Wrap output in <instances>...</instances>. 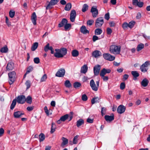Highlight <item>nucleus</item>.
Returning a JSON list of instances; mask_svg holds the SVG:
<instances>
[{"label": "nucleus", "instance_id": "1", "mask_svg": "<svg viewBox=\"0 0 150 150\" xmlns=\"http://www.w3.org/2000/svg\"><path fill=\"white\" fill-rule=\"evenodd\" d=\"M55 51L56 52L54 54V56L57 58H61L66 54L67 50L66 48H62L55 49Z\"/></svg>", "mask_w": 150, "mask_h": 150}, {"label": "nucleus", "instance_id": "2", "mask_svg": "<svg viewBox=\"0 0 150 150\" xmlns=\"http://www.w3.org/2000/svg\"><path fill=\"white\" fill-rule=\"evenodd\" d=\"M121 50V47L115 45H112L110 46L109 51L110 52L114 54H120Z\"/></svg>", "mask_w": 150, "mask_h": 150}, {"label": "nucleus", "instance_id": "3", "mask_svg": "<svg viewBox=\"0 0 150 150\" xmlns=\"http://www.w3.org/2000/svg\"><path fill=\"white\" fill-rule=\"evenodd\" d=\"M104 23V20L102 17H100L98 18L96 21V28L101 27L103 24Z\"/></svg>", "mask_w": 150, "mask_h": 150}, {"label": "nucleus", "instance_id": "4", "mask_svg": "<svg viewBox=\"0 0 150 150\" xmlns=\"http://www.w3.org/2000/svg\"><path fill=\"white\" fill-rule=\"evenodd\" d=\"M16 75V72L14 71L11 72L8 74L9 78V83L10 84H12L14 82Z\"/></svg>", "mask_w": 150, "mask_h": 150}, {"label": "nucleus", "instance_id": "5", "mask_svg": "<svg viewBox=\"0 0 150 150\" xmlns=\"http://www.w3.org/2000/svg\"><path fill=\"white\" fill-rule=\"evenodd\" d=\"M103 56L105 59L110 61H112L115 59V57L108 53L104 54Z\"/></svg>", "mask_w": 150, "mask_h": 150}, {"label": "nucleus", "instance_id": "6", "mask_svg": "<svg viewBox=\"0 0 150 150\" xmlns=\"http://www.w3.org/2000/svg\"><path fill=\"white\" fill-rule=\"evenodd\" d=\"M59 0H51L46 7L47 10L52 8V6L56 4Z\"/></svg>", "mask_w": 150, "mask_h": 150}, {"label": "nucleus", "instance_id": "7", "mask_svg": "<svg viewBox=\"0 0 150 150\" xmlns=\"http://www.w3.org/2000/svg\"><path fill=\"white\" fill-rule=\"evenodd\" d=\"M91 12L93 18L96 17L98 14V11L96 6H93L91 9Z\"/></svg>", "mask_w": 150, "mask_h": 150}, {"label": "nucleus", "instance_id": "8", "mask_svg": "<svg viewBox=\"0 0 150 150\" xmlns=\"http://www.w3.org/2000/svg\"><path fill=\"white\" fill-rule=\"evenodd\" d=\"M16 101L19 103L23 104L26 101V98L24 96L20 95L17 97Z\"/></svg>", "mask_w": 150, "mask_h": 150}, {"label": "nucleus", "instance_id": "9", "mask_svg": "<svg viewBox=\"0 0 150 150\" xmlns=\"http://www.w3.org/2000/svg\"><path fill=\"white\" fill-rule=\"evenodd\" d=\"M65 73V69H61L58 70L55 75L57 77H62L64 76Z\"/></svg>", "mask_w": 150, "mask_h": 150}, {"label": "nucleus", "instance_id": "10", "mask_svg": "<svg viewBox=\"0 0 150 150\" xmlns=\"http://www.w3.org/2000/svg\"><path fill=\"white\" fill-rule=\"evenodd\" d=\"M102 56V53L99 51L95 50L93 51L92 53V57L95 58H98Z\"/></svg>", "mask_w": 150, "mask_h": 150}, {"label": "nucleus", "instance_id": "11", "mask_svg": "<svg viewBox=\"0 0 150 150\" xmlns=\"http://www.w3.org/2000/svg\"><path fill=\"white\" fill-rule=\"evenodd\" d=\"M125 107L122 105H120L118 107L117 111L118 113L121 114L125 112Z\"/></svg>", "mask_w": 150, "mask_h": 150}, {"label": "nucleus", "instance_id": "12", "mask_svg": "<svg viewBox=\"0 0 150 150\" xmlns=\"http://www.w3.org/2000/svg\"><path fill=\"white\" fill-rule=\"evenodd\" d=\"M90 86L91 88L92 89L95 91H97L98 90V87L94 81L92 79L90 82Z\"/></svg>", "mask_w": 150, "mask_h": 150}, {"label": "nucleus", "instance_id": "13", "mask_svg": "<svg viewBox=\"0 0 150 150\" xmlns=\"http://www.w3.org/2000/svg\"><path fill=\"white\" fill-rule=\"evenodd\" d=\"M76 13L74 10H71L70 15V20L72 22H74L76 17Z\"/></svg>", "mask_w": 150, "mask_h": 150}, {"label": "nucleus", "instance_id": "14", "mask_svg": "<svg viewBox=\"0 0 150 150\" xmlns=\"http://www.w3.org/2000/svg\"><path fill=\"white\" fill-rule=\"evenodd\" d=\"M14 68V64L12 62H8L6 67V71H10L12 70Z\"/></svg>", "mask_w": 150, "mask_h": 150}, {"label": "nucleus", "instance_id": "15", "mask_svg": "<svg viewBox=\"0 0 150 150\" xmlns=\"http://www.w3.org/2000/svg\"><path fill=\"white\" fill-rule=\"evenodd\" d=\"M100 69V66L99 65H97L94 67V73L95 75L97 76L98 75Z\"/></svg>", "mask_w": 150, "mask_h": 150}, {"label": "nucleus", "instance_id": "16", "mask_svg": "<svg viewBox=\"0 0 150 150\" xmlns=\"http://www.w3.org/2000/svg\"><path fill=\"white\" fill-rule=\"evenodd\" d=\"M72 116H69L68 114H66L62 116L60 118V120L61 121L64 122L67 119H69V121H70L72 119Z\"/></svg>", "mask_w": 150, "mask_h": 150}, {"label": "nucleus", "instance_id": "17", "mask_svg": "<svg viewBox=\"0 0 150 150\" xmlns=\"http://www.w3.org/2000/svg\"><path fill=\"white\" fill-rule=\"evenodd\" d=\"M111 70L109 69H106L105 68L101 70L100 73V76L105 75L106 74H109L110 73Z\"/></svg>", "mask_w": 150, "mask_h": 150}, {"label": "nucleus", "instance_id": "18", "mask_svg": "<svg viewBox=\"0 0 150 150\" xmlns=\"http://www.w3.org/2000/svg\"><path fill=\"white\" fill-rule=\"evenodd\" d=\"M31 19L33 25H36V24L37 16L35 12H33L32 15Z\"/></svg>", "mask_w": 150, "mask_h": 150}, {"label": "nucleus", "instance_id": "19", "mask_svg": "<svg viewBox=\"0 0 150 150\" xmlns=\"http://www.w3.org/2000/svg\"><path fill=\"white\" fill-rule=\"evenodd\" d=\"M88 70V67L87 65H84L81 68V73L85 74L86 73Z\"/></svg>", "mask_w": 150, "mask_h": 150}, {"label": "nucleus", "instance_id": "20", "mask_svg": "<svg viewBox=\"0 0 150 150\" xmlns=\"http://www.w3.org/2000/svg\"><path fill=\"white\" fill-rule=\"evenodd\" d=\"M81 32L84 34L89 33V31L87 30L86 26L84 25L82 26L80 28Z\"/></svg>", "mask_w": 150, "mask_h": 150}, {"label": "nucleus", "instance_id": "21", "mask_svg": "<svg viewBox=\"0 0 150 150\" xmlns=\"http://www.w3.org/2000/svg\"><path fill=\"white\" fill-rule=\"evenodd\" d=\"M105 118L107 121L110 122L114 120V116L113 115L110 116L105 115Z\"/></svg>", "mask_w": 150, "mask_h": 150}, {"label": "nucleus", "instance_id": "22", "mask_svg": "<svg viewBox=\"0 0 150 150\" xmlns=\"http://www.w3.org/2000/svg\"><path fill=\"white\" fill-rule=\"evenodd\" d=\"M24 114L20 111L15 112L13 114L14 117L15 118H19L21 117L22 115Z\"/></svg>", "mask_w": 150, "mask_h": 150}, {"label": "nucleus", "instance_id": "23", "mask_svg": "<svg viewBox=\"0 0 150 150\" xmlns=\"http://www.w3.org/2000/svg\"><path fill=\"white\" fill-rule=\"evenodd\" d=\"M67 23V19L65 18H63L62 19L61 22L59 24L58 27L61 28L62 27L64 26Z\"/></svg>", "mask_w": 150, "mask_h": 150}, {"label": "nucleus", "instance_id": "24", "mask_svg": "<svg viewBox=\"0 0 150 150\" xmlns=\"http://www.w3.org/2000/svg\"><path fill=\"white\" fill-rule=\"evenodd\" d=\"M149 81L146 78L144 79L142 81L141 84L143 87L146 86L148 84Z\"/></svg>", "mask_w": 150, "mask_h": 150}, {"label": "nucleus", "instance_id": "25", "mask_svg": "<svg viewBox=\"0 0 150 150\" xmlns=\"http://www.w3.org/2000/svg\"><path fill=\"white\" fill-rule=\"evenodd\" d=\"M100 99V97H94L91 100V103L93 104L95 103L99 102Z\"/></svg>", "mask_w": 150, "mask_h": 150}, {"label": "nucleus", "instance_id": "26", "mask_svg": "<svg viewBox=\"0 0 150 150\" xmlns=\"http://www.w3.org/2000/svg\"><path fill=\"white\" fill-rule=\"evenodd\" d=\"M84 120L81 119H79L76 122V125L78 127H79L84 124Z\"/></svg>", "mask_w": 150, "mask_h": 150}, {"label": "nucleus", "instance_id": "27", "mask_svg": "<svg viewBox=\"0 0 150 150\" xmlns=\"http://www.w3.org/2000/svg\"><path fill=\"white\" fill-rule=\"evenodd\" d=\"M38 43L37 42L34 43L31 47V50L32 51H34L38 48Z\"/></svg>", "mask_w": 150, "mask_h": 150}, {"label": "nucleus", "instance_id": "28", "mask_svg": "<svg viewBox=\"0 0 150 150\" xmlns=\"http://www.w3.org/2000/svg\"><path fill=\"white\" fill-rule=\"evenodd\" d=\"M71 8V4L70 3H68L66 4L64 8V10L66 11H69Z\"/></svg>", "mask_w": 150, "mask_h": 150}, {"label": "nucleus", "instance_id": "29", "mask_svg": "<svg viewBox=\"0 0 150 150\" xmlns=\"http://www.w3.org/2000/svg\"><path fill=\"white\" fill-rule=\"evenodd\" d=\"M62 146H64L68 143V140L66 138L62 137Z\"/></svg>", "mask_w": 150, "mask_h": 150}, {"label": "nucleus", "instance_id": "30", "mask_svg": "<svg viewBox=\"0 0 150 150\" xmlns=\"http://www.w3.org/2000/svg\"><path fill=\"white\" fill-rule=\"evenodd\" d=\"M8 49L7 46L6 45L4 47H2L0 50V52L3 53H6L8 52Z\"/></svg>", "mask_w": 150, "mask_h": 150}, {"label": "nucleus", "instance_id": "31", "mask_svg": "<svg viewBox=\"0 0 150 150\" xmlns=\"http://www.w3.org/2000/svg\"><path fill=\"white\" fill-rule=\"evenodd\" d=\"M56 126L55 124L54 123H52V124L51 131H50L51 134L53 133L55 131Z\"/></svg>", "mask_w": 150, "mask_h": 150}, {"label": "nucleus", "instance_id": "32", "mask_svg": "<svg viewBox=\"0 0 150 150\" xmlns=\"http://www.w3.org/2000/svg\"><path fill=\"white\" fill-rule=\"evenodd\" d=\"M144 47V45L143 43H140L139 44L137 47V50L138 52L140 51L143 49Z\"/></svg>", "mask_w": 150, "mask_h": 150}, {"label": "nucleus", "instance_id": "33", "mask_svg": "<svg viewBox=\"0 0 150 150\" xmlns=\"http://www.w3.org/2000/svg\"><path fill=\"white\" fill-rule=\"evenodd\" d=\"M40 142L43 141L45 139V136L44 134L41 133L39 135Z\"/></svg>", "mask_w": 150, "mask_h": 150}, {"label": "nucleus", "instance_id": "34", "mask_svg": "<svg viewBox=\"0 0 150 150\" xmlns=\"http://www.w3.org/2000/svg\"><path fill=\"white\" fill-rule=\"evenodd\" d=\"M65 86L67 88H69L71 86V84L69 80H66L64 83Z\"/></svg>", "mask_w": 150, "mask_h": 150}, {"label": "nucleus", "instance_id": "35", "mask_svg": "<svg viewBox=\"0 0 150 150\" xmlns=\"http://www.w3.org/2000/svg\"><path fill=\"white\" fill-rule=\"evenodd\" d=\"M79 54V52L76 50H74L72 52V55L74 57H76L78 56Z\"/></svg>", "mask_w": 150, "mask_h": 150}, {"label": "nucleus", "instance_id": "36", "mask_svg": "<svg viewBox=\"0 0 150 150\" xmlns=\"http://www.w3.org/2000/svg\"><path fill=\"white\" fill-rule=\"evenodd\" d=\"M88 6L86 4H84L83 6L82 11L83 12H84L88 10Z\"/></svg>", "mask_w": 150, "mask_h": 150}, {"label": "nucleus", "instance_id": "37", "mask_svg": "<svg viewBox=\"0 0 150 150\" xmlns=\"http://www.w3.org/2000/svg\"><path fill=\"white\" fill-rule=\"evenodd\" d=\"M102 32V30L101 29L97 28L95 30V33L96 35H100Z\"/></svg>", "mask_w": 150, "mask_h": 150}, {"label": "nucleus", "instance_id": "38", "mask_svg": "<svg viewBox=\"0 0 150 150\" xmlns=\"http://www.w3.org/2000/svg\"><path fill=\"white\" fill-rule=\"evenodd\" d=\"M52 46H50V44L47 43L44 47V50L45 52H47L48 50H50L52 49Z\"/></svg>", "mask_w": 150, "mask_h": 150}, {"label": "nucleus", "instance_id": "39", "mask_svg": "<svg viewBox=\"0 0 150 150\" xmlns=\"http://www.w3.org/2000/svg\"><path fill=\"white\" fill-rule=\"evenodd\" d=\"M16 101H17L16 99H14L13 100L10 106V108L11 109L13 110V109L16 104Z\"/></svg>", "mask_w": 150, "mask_h": 150}, {"label": "nucleus", "instance_id": "40", "mask_svg": "<svg viewBox=\"0 0 150 150\" xmlns=\"http://www.w3.org/2000/svg\"><path fill=\"white\" fill-rule=\"evenodd\" d=\"M131 74L134 78H137L139 76V73L137 71H132Z\"/></svg>", "mask_w": 150, "mask_h": 150}, {"label": "nucleus", "instance_id": "41", "mask_svg": "<svg viewBox=\"0 0 150 150\" xmlns=\"http://www.w3.org/2000/svg\"><path fill=\"white\" fill-rule=\"evenodd\" d=\"M26 102L29 104H30L32 102V98L30 96H28L26 99Z\"/></svg>", "mask_w": 150, "mask_h": 150}, {"label": "nucleus", "instance_id": "42", "mask_svg": "<svg viewBox=\"0 0 150 150\" xmlns=\"http://www.w3.org/2000/svg\"><path fill=\"white\" fill-rule=\"evenodd\" d=\"M81 85V83L79 82H75L74 83V87L75 88L80 87Z\"/></svg>", "mask_w": 150, "mask_h": 150}, {"label": "nucleus", "instance_id": "43", "mask_svg": "<svg viewBox=\"0 0 150 150\" xmlns=\"http://www.w3.org/2000/svg\"><path fill=\"white\" fill-rule=\"evenodd\" d=\"M44 110L45 111V112L46 113V114L48 115L49 116L50 115H51V113H50V110H48L47 109V106H45V107L44 108Z\"/></svg>", "mask_w": 150, "mask_h": 150}, {"label": "nucleus", "instance_id": "44", "mask_svg": "<svg viewBox=\"0 0 150 150\" xmlns=\"http://www.w3.org/2000/svg\"><path fill=\"white\" fill-rule=\"evenodd\" d=\"M135 23V22L133 21H132L129 23L128 24V27L131 28L133 27Z\"/></svg>", "mask_w": 150, "mask_h": 150}, {"label": "nucleus", "instance_id": "45", "mask_svg": "<svg viewBox=\"0 0 150 150\" xmlns=\"http://www.w3.org/2000/svg\"><path fill=\"white\" fill-rule=\"evenodd\" d=\"M145 67V66H144V65H142L140 67V69L141 71L143 72H145L147 71V69Z\"/></svg>", "mask_w": 150, "mask_h": 150}, {"label": "nucleus", "instance_id": "46", "mask_svg": "<svg viewBox=\"0 0 150 150\" xmlns=\"http://www.w3.org/2000/svg\"><path fill=\"white\" fill-rule=\"evenodd\" d=\"M47 79V75L46 74H44L41 77L40 79V82H43L45 81Z\"/></svg>", "mask_w": 150, "mask_h": 150}, {"label": "nucleus", "instance_id": "47", "mask_svg": "<svg viewBox=\"0 0 150 150\" xmlns=\"http://www.w3.org/2000/svg\"><path fill=\"white\" fill-rule=\"evenodd\" d=\"M33 70V67L31 66L27 68V70L26 71V74H28L30 72L32 71Z\"/></svg>", "mask_w": 150, "mask_h": 150}, {"label": "nucleus", "instance_id": "48", "mask_svg": "<svg viewBox=\"0 0 150 150\" xmlns=\"http://www.w3.org/2000/svg\"><path fill=\"white\" fill-rule=\"evenodd\" d=\"M34 63L36 64H38L40 62V60L38 57H35L34 59Z\"/></svg>", "mask_w": 150, "mask_h": 150}, {"label": "nucleus", "instance_id": "49", "mask_svg": "<svg viewBox=\"0 0 150 150\" xmlns=\"http://www.w3.org/2000/svg\"><path fill=\"white\" fill-rule=\"evenodd\" d=\"M15 14V12L14 11H10L9 12V15L10 16L11 18H13L14 17Z\"/></svg>", "mask_w": 150, "mask_h": 150}, {"label": "nucleus", "instance_id": "50", "mask_svg": "<svg viewBox=\"0 0 150 150\" xmlns=\"http://www.w3.org/2000/svg\"><path fill=\"white\" fill-rule=\"evenodd\" d=\"M78 137V135H76L74 138L73 140V143L74 144H76L77 142V138Z\"/></svg>", "mask_w": 150, "mask_h": 150}, {"label": "nucleus", "instance_id": "51", "mask_svg": "<svg viewBox=\"0 0 150 150\" xmlns=\"http://www.w3.org/2000/svg\"><path fill=\"white\" fill-rule=\"evenodd\" d=\"M82 99L84 101H86L87 100L88 98L87 96L85 94H83L82 96Z\"/></svg>", "mask_w": 150, "mask_h": 150}, {"label": "nucleus", "instance_id": "52", "mask_svg": "<svg viewBox=\"0 0 150 150\" xmlns=\"http://www.w3.org/2000/svg\"><path fill=\"white\" fill-rule=\"evenodd\" d=\"M71 26V24L68 23H67L64 25V28L65 30H67L68 29V28H70Z\"/></svg>", "mask_w": 150, "mask_h": 150}, {"label": "nucleus", "instance_id": "53", "mask_svg": "<svg viewBox=\"0 0 150 150\" xmlns=\"http://www.w3.org/2000/svg\"><path fill=\"white\" fill-rule=\"evenodd\" d=\"M94 21L93 20H89L87 21V25L91 26L92 25Z\"/></svg>", "mask_w": 150, "mask_h": 150}, {"label": "nucleus", "instance_id": "54", "mask_svg": "<svg viewBox=\"0 0 150 150\" xmlns=\"http://www.w3.org/2000/svg\"><path fill=\"white\" fill-rule=\"evenodd\" d=\"M100 76L104 81H107L108 79V76H105V75H103V76Z\"/></svg>", "mask_w": 150, "mask_h": 150}, {"label": "nucleus", "instance_id": "55", "mask_svg": "<svg viewBox=\"0 0 150 150\" xmlns=\"http://www.w3.org/2000/svg\"><path fill=\"white\" fill-rule=\"evenodd\" d=\"M25 84L27 86V89L29 88L30 86V81H26Z\"/></svg>", "mask_w": 150, "mask_h": 150}, {"label": "nucleus", "instance_id": "56", "mask_svg": "<svg viewBox=\"0 0 150 150\" xmlns=\"http://www.w3.org/2000/svg\"><path fill=\"white\" fill-rule=\"evenodd\" d=\"M128 27V24L127 23H125L122 25V27L124 29H126Z\"/></svg>", "mask_w": 150, "mask_h": 150}, {"label": "nucleus", "instance_id": "57", "mask_svg": "<svg viewBox=\"0 0 150 150\" xmlns=\"http://www.w3.org/2000/svg\"><path fill=\"white\" fill-rule=\"evenodd\" d=\"M120 87L121 89H124L125 88V83L122 82L121 83L120 85Z\"/></svg>", "mask_w": 150, "mask_h": 150}, {"label": "nucleus", "instance_id": "58", "mask_svg": "<svg viewBox=\"0 0 150 150\" xmlns=\"http://www.w3.org/2000/svg\"><path fill=\"white\" fill-rule=\"evenodd\" d=\"M106 31L107 34L108 35H110L112 32V29L110 28H107Z\"/></svg>", "mask_w": 150, "mask_h": 150}, {"label": "nucleus", "instance_id": "59", "mask_svg": "<svg viewBox=\"0 0 150 150\" xmlns=\"http://www.w3.org/2000/svg\"><path fill=\"white\" fill-rule=\"evenodd\" d=\"M150 64V62L149 61H147L144 64H143L142 65H144V66H145L146 67H147Z\"/></svg>", "mask_w": 150, "mask_h": 150}, {"label": "nucleus", "instance_id": "60", "mask_svg": "<svg viewBox=\"0 0 150 150\" xmlns=\"http://www.w3.org/2000/svg\"><path fill=\"white\" fill-rule=\"evenodd\" d=\"M106 111V109L104 108H101V113L102 115H104Z\"/></svg>", "mask_w": 150, "mask_h": 150}, {"label": "nucleus", "instance_id": "61", "mask_svg": "<svg viewBox=\"0 0 150 150\" xmlns=\"http://www.w3.org/2000/svg\"><path fill=\"white\" fill-rule=\"evenodd\" d=\"M138 2V0H133L132 4L133 5L137 6Z\"/></svg>", "mask_w": 150, "mask_h": 150}, {"label": "nucleus", "instance_id": "62", "mask_svg": "<svg viewBox=\"0 0 150 150\" xmlns=\"http://www.w3.org/2000/svg\"><path fill=\"white\" fill-rule=\"evenodd\" d=\"M4 132V129L2 128H0V137L2 136Z\"/></svg>", "mask_w": 150, "mask_h": 150}, {"label": "nucleus", "instance_id": "63", "mask_svg": "<svg viewBox=\"0 0 150 150\" xmlns=\"http://www.w3.org/2000/svg\"><path fill=\"white\" fill-rule=\"evenodd\" d=\"M6 22L8 26H9L11 25V23L8 21V19L7 17H6Z\"/></svg>", "mask_w": 150, "mask_h": 150}, {"label": "nucleus", "instance_id": "64", "mask_svg": "<svg viewBox=\"0 0 150 150\" xmlns=\"http://www.w3.org/2000/svg\"><path fill=\"white\" fill-rule=\"evenodd\" d=\"M143 4L144 3L143 2L139 1L137 6L139 7H142L143 6Z\"/></svg>", "mask_w": 150, "mask_h": 150}]
</instances>
